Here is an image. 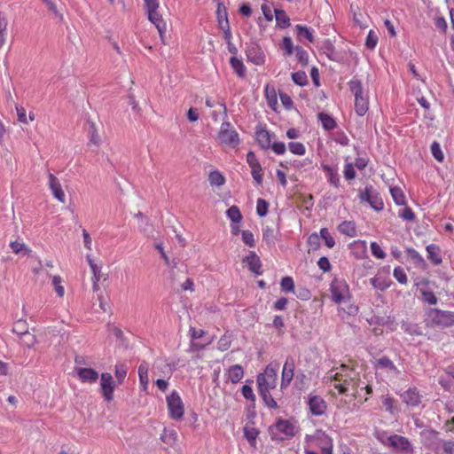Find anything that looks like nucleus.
Segmentation results:
<instances>
[{
	"label": "nucleus",
	"mask_w": 454,
	"mask_h": 454,
	"mask_svg": "<svg viewBox=\"0 0 454 454\" xmlns=\"http://www.w3.org/2000/svg\"><path fill=\"white\" fill-rule=\"evenodd\" d=\"M230 63L235 73L239 77H243L245 75L246 67L240 59H239L236 57H231L230 59Z\"/></svg>",
	"instance_id": "2f4dec72"
},
{
	"label": "nucleus",
	"mask_w": 454,
	"mask_h": 454,
	"mask_svg": "<svg viewBox=\"0 0 454 454\" xmlns=\"http://www.w3.org/2000/svg\"><path fill=\"white\" fill-rule=\"evenodd\" d=\"M370 282L374 288L380 291H385L387 288L389 287V283L383 277L380 276L372 278L370 279Z\"/></svg>",
	"instance_id": "f704fd0d"
},
{
	"label": "nucleus",
	"mask_w": 454,
	"mask_h": 454,
	"mask_svg": "<svg viewBox=\"0 0 454 454\" xmlns=\"http://www.w3.org/2000/svg\"><path fill=\"white\" fill-rule=\"evenodd\" d=\"M292 80L299 86H304L308 83V77L304 71H298L292 74Z\"/></svg>",
	"instance_id": "a19ab883"
},
{
	"label": "nucleus",
	"mask_w": 454,
	"mask_h": 454,
	"mask_svg": "<svg viewBox=\"0 0 454 454\" xmlns=\"http://www.w3.org/2000/svg\"><path fill=\"white\" fill-rule=\"evenodd\" d=\"M355 108L358 115L363 116L368 111V101L366 97L355 98Z\"/></svg>",
	"instance_id": "7c9ffc66"
},
{
	"label": "nucleus",
	"mask_w": 454,
	"mask_h": 454,
	"mask_svg": "<svg viewBox=\"0 0 454 454\" xmlns=\"http://www.w3.org/2000/svg\"><path fill=\"white\" fill-rule=\"evenodd\" d=\"M361 201H366L370 206L376 211H380L384 207V203L380 196L372 185L366 186L364 192H360Z\"/></svg>",
	"instance_id": "9d476101"
},
{
	"label": "nucleus",
	"mask_w": 454,
	"mask_h": 454,
	"mask_svg": "<svg viewBox=\"0 0 454 454\" xmlns=\"http://www.w3.org/2000/svg\"><path fill=\"white\" fill-rule=\"evenodd\" d=\"M296 58L302 66H307L309 63L308 52L301 46H296L294 49Z\"/></svg>",
	"instance_id": "79ce46f5"
},
{
	"label": "nucleus",
	"mask_w": 454,
	"mask_h": 454,
	"mask_svg": "<svg viewBox=\"0 0 454 454\" xmlns=\"http://www.w3.org/2000/svg\"><path fill=\"white\" fill-rule=\"evenodd\" d=\"M208 180L211 185L221 186L224 184L225 178L219 171H212L209 174Z\"/></svg>",
	"instance_id": "ea45409f"
},
{
	"label": "nucleus",
	"mask_w": 454,
	"mask_h": 454,
	"mask_svg": "<svg viewBox=\"0 0 454 454\" xmlns=\"http://www.w3.org/2000/svg\"><path fill=\"white\" fill-rule=\"evenodd\" d=\"M338 230L340 231V232H341L342 234H345L348 237H355L356 235V225L353 222H349V221L342 222L339 225Z\"/></svg>",
	"instance_id": "cd10ccee"
},
{
	"label": "nucleus",
	"mask_w": 454,
	"mask_h": 454,
	"mask_svg": "<svg viewBox=\"0 0 454 454\" xmlns=\"http://www.w3.org/2000/svg\"><path fill=\"white\" fill-rule=\"evenodd\" d=\"M275 18L278 25L281 28H286L290 26V20L283 10H275Z\"/></svg>",
	"instance_id": "c756f323"
},
{
	"label": "nucleus",
	"mask_w": 454,
	"mask_h": 454,
	"mask_svg": "<svg viewBox=\"0 0 454 454\" xmlns=\"http://www.w3.org/2000/svg\"><path fill=\"white\" fill-rule=\"evenodd\" d=\"M270 432L273 440L282 441L286 437L294 436L295 427L289 420L280 419L270 427Z\"/></svg>",
	"instance_id": "423d86ee"
},
{
	"label": "nucleus",
	"mask_w": 454,
	"mask_h": 454,
	"mask_svg": "<svg viewBox=\"0 0 454 454\" xmlns=\"http://www.w3.org/2000/svg\"><path fill=\"white\" fill-rule=\"evenodd\" d=\"M20 339L21 343L27 348H32L36 342L35 336L29 332L20 335Z\"/></svg>",
	"instance_id": "09e8293b"
},
{
	"label": "nucleus",
	"mask_w": 454,
	"mask_h": 454,
	"mask_svg": "<svg viewBox=\"0 0 454 454\" xmlns=\"http://www.w3.org/2000/svg\"><path fill=\"white\" fill-rule=\"evenodd\" d=\"M217 139L221 145L235 148L239 144V137L229 121L222 123Z\"/></svg>",
	"instance_id": "39448f33"
},
{
	"label": "nucleus",
	"mask_w": 454,
	"mask_h": 454,
	"mask_svg": "<svg viewBox=\"0 0 454 454\" xmlns=\"http://www.w3.org/2000/svg\"><path fill=\"white\" fill-rule=\"evenodd\" d=\"M295 30L297 34V37L300 40L307 39L309 43H313L314 41V35H313V30L306 26L302 25H296Z\"/></svg>",
	"instance_id": "bb28decb"
},
{
	"label": "nucleus",
	"mask_w": 454,
	"mask_h": 454,
	"mask_svg": "<svg viewBox=\"0 0 454 454\" xmlns=\"http://www.w3.org/2000/svg\"><path fill=\"white\" fill-rule=\"evenodd\" d=\"M288 148L292 153L296 155H303L306 152L303 144L299 142H290L288 144Z\"/></svg>",
	"instance_id": "3c124183"
},
{
	"label": "nucleus",
	"mask_w": 454,
	"mask_h": 454,
	"mask_svg": "<svg viewBox=\"0 0 454 454\" xmlns=\"http://www.w3.org/2000/svg\"><path fill=\"white\" fill-rule=\"evenodd\" d=\"M12 332L20 336L28 332V325L26 320H18L12 328Z\"/></svg>",
	"instance_id": "c03bdc74"
},
{
	"label": "nucleus",
	"mask_w": 454,
	"mask_h": 454,
	"mask_svg": "<svg viewBox=\"0 0 454 454\" xmlns=\"http://www.w3.org/2000/svg\"><path fill=\"white\" fill-rule=\"evenodd\" d=\"M401 328L407 333L411 335H419L420 334L419 328L417 325H412L409 322H403Z\"/></svg>",
	"instance_id": "052dcab7"
},
{
	"label": "nucleus",
	"mask_w": 454,
	"mask_h": 454,
	"mask_svg": "<svg viewBox=\"0 0 454 454\" xmlns=\"http://www.w3.org/2000/svg\"><path fill=\"white\" fill-rule=\"evenodd\" d=\"M10 247L16 254L26 255L30 252V249L24 243L18 241H12Z\"/></svg>",
	"instance_id": "e433bc0d"
},
{
	"label": "nucleus",
	"mask_w": 454,
	"mask_h": 454,
	"mask_svg": "<svg viewBox=\"0 0 454 454\" xmlns=\"http://www.w3.org/2000/svg\"><path fill=\"white\" fill-rule=\"evenodd\" d=\"M268 202L263 199L257 200L256 213L259 216H265L268 213Z\"/></svg>",
	"instance_id": "5fc2aeb1"
},
{
	"label": "nucleus",
	"mask_w": 454,
	"mask_h": 454,
	"mask_svg": "<svg viewBox=\"0 0 454 454\" xmlns=\"http://www.w3.org/2000/svg\"><path fill=\"white\" fill-rule=\"evenodd\" d=\"M147 13L149 20L156 27L162 42H164L163 34L166 30V25L162 20L161 15L158 12L157 10L148 11Z\"/></svg>",
	"instance_id": "412c9836"
},
{
	"label": "nucleus",
	"mask_w": 454,
	"mask_h": 454,
	"mask_svg": "<svg viewBox=\"0 0 454 454\" xmlns=\"http://www.w3.org/2000/svg\"><path fill=\"white\" fill-rule=\"evenodd\" d=\"M282 48L285 51V54L286 56H290L294 51L295 47H294L293 41L291 37L286 36L283 38Z\"/></svg>",
	"instance_id": "6e6d98bb"
},
{
	"label": "nucleus",
	"mask_w": 454,
	"mask_h": 454,
	"mask_svg": "<svg viewBox=\"0 0 454 454\" xmlns=\"http://www.w3.org/2000/svg\"><path fill=\"white\" fill-rule=\"evenodd\" d=\"M377 365L380 368L388 369L395 373L398 374L399 371L396 366L393 364V362L387 356H382L377 360Z\"/></svg>",
	"instance_id": "4c0bfd02"
},
{
	"label": "nucleus",
	"mask_w": 454,
	"mask_h": 454,
	"mask_svg": "<svg viewBox=\"0 0 454 454\" xmlns=\"http://www.w3.org/2000/svg\"><path fill=\"white\" fill-rule=\"evenodd\" d=\"M393 275H394L395 278L400 284H403V285L407 284V281H408L407 275L403 268H401V267L395 268Z\"/></svg>",
	"instance_id": "864d4df0"
},
{
	"label": "nucleus",
	"mask_w": 454,
	"mask_h": 454,
	"mask_svg": "<svg viewBox=\"0 0 454 454\" xmlns=\"http://www.w3.org/2000/svg\"><path fill=\"white\" fill-rule=\"evenodd\" d=\"M431 153L436 160L440 162L443 160L444 156L442 152L441 146L437 142H434L431 145Z\"/></svg>",
	"instance_id": "bf43d9fd"
},
{
	"label": "nucleus",
	"mask_w": 454,
	"mask_h": 454,
	"mask_svg": "<svg viewBox=\"0 0 454 454\" xmlns=\"http://www.w3.org/2000/svg\"><path fill=\"white\" fill-rule=\"evenodd\" d=\"M278 380V365L269 364L262 373L257 375L258 391H268L274 389Z\"/></svg>",
	"instance_id": "7ed1b4c3"
},
{
	"label": "nucleus",
	"mask_w": 454,
	"mask_h": 454,
	"mask_svg": "<svg viewBox=\"0 0 454 454\" xmlns=\"http://www.w3.org/2000/svg\"><path fill=\"white\" fill-rule=\"evenodd\" d=\"M406 253L408 256L414 262V263L418 266L425 267L426 266V261L424 258L419 254L418 251H416L414 248H407Z\"/></svg>",
	"instance_id": "c9c22d12"
},
{
	"label": "nucleus",
	"mask_w": 454,
	"mask_h": 454,
	"mask_svg": "<svg viewBox=\"0 0 454 454\" xmlns=\"http://www.w3.org/2000/svg\"><path fill=\"white\" fill-rule=\"evenodd\" d=\"M247 161L251 168V175L257 184H262V176L261 174L262 172V167L259 163L255 154L253 152H248L247 154Z\"/></svg>",
	"instance_id": "2eb2a0df"
},
{
	"label": "nucleus",
	"mask_w": 454,
	"mask_h": 454,
	"mask_svg": "<svg viewBox=\"0 0 454 454\" xmlns=\"http://www.w3.org/2000/svg\"><path fill=\"white\" fill-rule=\"evenodd\" d=\"M244 262H247L248 269L255 273L256 275H261V260L259 256L254 251H250L249 254L244 259Z\"/></svg>",
	"instance_id": "4be33fe9"
},
{
	"label": "nucleus",
	"mask_w": 454,
	"mask_h": 454,
	"mask_svg": "<svg viewBox=\"0 0 454 454\" xmlns=\"http://www.w3.org/2000/svg\"><path fill=\"white\" fill-rule=\"evenodd\" d=\"M371 252L378 259H384L386 257L385 252L377 242L371 243Z\"/></svg>",
	"instance_id": "13d9d810"
},
{
	"label": "nucleus",
	"mask_w": 454,
	"mask_h": 454,
	"mask_svg": "<svg viewBox=\"0 0 454 454\" xmlns=\"http://www.w3.org/2000/svg\"><path fill=\"white\" fill-rule=\"evenodd\" d=\"M428 280L423 279L419 283H418L417 286H419V291L420 293L422 301L430 305H434L437 303L438 299L432 291L426 288Z\"/></svg>",
	"instance_id": "aec40b11"
},
{
	"label": "nucleus",
	"mask_w": 454,
	"mask_h": 454,
	"mask_svg": "<svg viewBox=\"0 0 454 454\" xmlns=\"http://www.w3.org/2000/svg\"><path fill=\"white\" fill-rule=\"evenodd\" d=\"M244 434H245V436L247 439L248 442L250 443V445L254 447L255 440H256V437L258 434L257 430H255L254 428L248 429L246 427L244 429Z\"/></svg>",
	"instance_id": "680f3d73"
},
{
	"label": "nucleus",
	"mask_w": 454,
	"mask_h": 454,
	"mask_svg": "<svg viewBox=\"0 0 454 454\" xmlns=\"http://www.w3.org/2000/svg\"><path fill=\"white\" fill-rule=\"evenodd\" d=\"M441 451L442 454H454V442L443 440L441 444Z\"/></svg>",
	"instance_id": "774afa93"
},
{
	"label": "nucleus",
	"mask_w": 454,
	"mask_h": 454,
	"mask_svg": "<svg viewBox=\"0 0 454 454\" xmlns=\"http://www.w3.org/2000/svg\"><path fill=\"white\" fill-rule=\"evenodd\" d=\"M262 239L269 246H272L275 244L276 237L274 231L270 227H266L262 230Z\"/></svg>",
	"instance_id": "de8ad7c7"
},
{
	"label": "nucleus",
	"mask_w": 454,
	"mask_h": 454,
	"mask_svg": "<svg viewBox=\"0 0 454 454\" xmlns=\"http://www.w3.org/2000/svg\"><path fill=\"white\" fill-rule=\"evenodd\" d=\"M61 282H62V279L59 276H54L52 278V285L55 288V291L57 293V294L59 296V297H62L65 294V290H64V287L62 286L61 285Z\"/></svg>",
	"instance_id": "0e129e2a"
},
{
	"label": "nucleus",
	"mask_w": 454,
	"mask_h": 454,
	"mask_svg": "<svg viewBox=\"0 0 454 454\" xmlns=\"http://www.w3.org/2000/svg\"><path fill=\"white\" fill-rule=\"evenodd\" d=\"M258 392L267 407L270 409H277L278 407L277 402L270 395V390Z\"/></svg>",
	"instance_id": "58836bf2"
},
{
	"label": "nucleus",
	"mask_w": 454,
	"mask_h": 454,
	"mask_svg": "<svg viewBox=\"0 0 454 454\" xmlns=\"http://www.w3.org/2000/svg\"><path fill=\"white\" fill-rule=\"evenodd\" d=\"M227 379L233 384H237L244 376L243 367L239 364L230 366L226 371Z\"/></svg>",
	"instance_id": "5701e85b"
},
{
	"label": "nucleus",
	"mask_w": 454,
	"mask_h": 454,
	"mask_svg": "<svg viewBox=\"0 0 454 454\" xmlns=\"http://www.w3.org/2000/svg\"><path fill=\"white\" fill-rule=\"evenodd\" d=\"M318 119L320 120L324 129L326 130H332L336 127L334 119L327 114L319 113Z\"/></svg>",
	"instance_id": "c85d7f7f"
},
{
	"label": "nucleus",
	"mask_w": 454,
	"mask_h": 454,
	"mask_svg": "<svg viewBox=\"0 0 454 454\" xmlns=\"http://www.w3.org/2000/svg\"><path fill=\"white\" fill-rule=\"evenodd\" d=\"M427 319L432 326L449 327L454 325V312L439 309H429Z\"/></svg>",
	"instance_id": "20e7f679"
},
{
	"label": "nucleus",
	"mask_w": 454,
	"mask_h": 454,
	"mask_svg": "<svg viewBox=\"0 0 454 454\" xmlns=\"http://www.w3.org/2000/svg\"><path fill=\"white\" fill-rule=\"evenodd\" d=\"M295 368L294 360L293 357H287L283 366L281 376V387H286L294 378V371Z\"/></svg>",
	"instance_id": "dca6fc26"
},
{
	"label": "nucleus",
	"mask_w": 454,
	"mask_h": 454,
	"mask_svg": "<svg viewBox=\"0 0 454 454\" xmlns=\"http://www.w3.org/2000/svg\"><path fill=\"white\" fill-rule=\"evenodd\" d=\"M74 372L82 382L95 383L98 380V373L92 368L75 367Z\"/></svg>",
	"instance_id": "6ab92c4d"
},
{
	"label": "nucleus",
	"mask_w": 454,
	"mask_h": 454,
	"mask_svg": "<svg viewBox=\"0 0 454 454\" xmlns=\"http://www.w3.org/2000/svg\"><path fill=\"white\" fill-rule=\"evenodd\" d=\"M281 290L283 292H291L294 290V284L291 277H284L280 282Z\"/></svg>",
	"instance_id": "4d7b16f0"
},
{
	"label": "nucleus",
	"mask_w": 454,
	"mask_h": 454,
	"mask_svg": "<svg viewBox=\"0 0 454 454\" xmlns=\"http://www.w3.org/2000/svg\"><path fill=\"white\" fill-rule=\"evenodd\" d=\"M427 258L430 260L434 265H439L442 263V257L440 255V248L438 246L434 244H430L427 247Z\"/></svg>",
	"instance_id": "393cba45"
},
{
	"label": "nucleus",
	"mask_w": 454,
	"mask_h": 454,
	"mask_svg": "<svg viewBox=\"0 0 454 454\" xmlns=\"http://www.w3.org/2000/svg\"><path fill=\"white\" fill-rule=\"evenodd\" d=\"M378 35L373 30H370L365 40L367 49L373 50L378 43Z\"/></svg>",
	"instance_id": "49530a36"
},
{
	"label": "nucleus",
	"mask_w": 454,
	"mask_h": 454,
	"mask_svg": "<svg viewBox=\"0 0 454 454\" xmlns=\"http://www.w3.org/2000/svg\"><path fill=\"white\" fill-rule=\"evenodd\" d=\"M246 53L248 61L254 63V65L260 66L262 65L265 61V55L259 45L256 43L249 44L247 48Z\"/></svg>",
	"instance_id": "4468645a"
},
{
	"label": "nucleus",
	"mask_w": 454,
	"mask_h": 454,
	"mask_svg": "<svg viewBox=\"0 0 454 454\" xmlns=\"http://www.w3.org/2000/svg\"><path fill=\"white\" fill-rule=\"evenodd\" d=\"M325 382H334L333 387L340 394H347L349 390L356 391L359 387V375L346 364L328 371L324 377Z\"/></svg>",
	"instance_id": "f257e3e1"
},
{
	"label": "nucleus",
	"mask_w": 454,
	"mask_h": 454,
	"mask_svg": "<svg viewBox=\"0 0 454 454\" xmlns=\"http://www.w3.org/2000/svg\"><path fill=\"white\" fill-rule=\"evenodd\" d=\"M401 398L408 406L416 407L421 403V395L416 387H411L401 394Z\"/></svg>",
	"instance_id": "f3484780"
},
{
	"label": "nucleus",
	"mask_w": 454,
	"mask_h": 454,
	"mask_svg": "<svg viewBox=\"0 0 454 454\" xmlns=\"http://www.w3.org/2000/svg\"><path fill=\"white\" fill-rule=\"evenodd\" d=\"M167 404L169 416L173 419H180L183 418L184 412V403L177 392L173 391L167 396Z\"/></svg>",
	"instance_id": "1a4fd4ad"
},
{
	"label": "nucleus",
	"mask_w": 454,
	"mask_h": 454,
	"mask_svg": "<svg viewBox=\"0 0 454 454\" xmlns=\"http://www.w3.org/2000/svg\"><path fill=\"white\" fill-rule=\"evenodd\" d=\"M439 383L445 390L454 392V380L450 375H442Z\"/></svg>",
	"instance_id": "a18cd8bd"
},
{
	"label": "nucleus",
	"mask_w": 454,
	"mask_h": 454,
	"mask_svg": "<svg viewBox=\"0 0 454 454\" xmlns=\"http://www.w3.org/2000/svg\"><path fill=\"white\" fill-rule=\"evenodd\" d=\"M227 216L233 223H239L242 219L241 213L237 206H231L226 212Z\"/></svg>",
	"instance_id": "37998d69"
},
{
	"label": "nucleus",
	"mask_w": 454,
	"mask_h": 454,
	"mask_svg": "<svg viewBox=\"0 0 454 454\" xmlns=\"http://www.w3.org/2000/svg\"><path fill=\"white\" fill-rule=\"evenodd\" d=\"M421 442L423 445L433 450L435 454H441V444L442 439L439 437V433L432 429H425L420 433Z\"/></svg>",
	"instance_id": "6e6552de"
},
{
	"label": "nucleus",
	"mask_w": 454,
	"mask_h": 454,
	"mask_svg": "<svg viewBox=\"0 0 454 454\" xmlns=\"http://www.w3.org/2000/svg\"><path fill=\"white\" fill-rule=\"evenodd\" d=\"M115 377L119 384H122L126 375H127V367L125 364H116L115 365Z\"/></svg>",
	"instance_id": "8fccbe9b"
},
{
	"label": "nucleus",
	"mask_w": 454,
	"mask_h": 454,
	"mask_svg": "<svg viewBox=\"0 0 454 454\" xmlns=\"http://www.w3.org/2000/svg\"><path fill=\"white\" fill-rule=\"evenodd\" d=\"M115 384L113 376L108 372H104L100 376V390L104 399L111 402L114 398V390Z\"/></svg>",
	"instance_id": "f8f14e48"
},
{
	"label": "nucleus",
	"mask_w": 454,
	"mask_h": 454,
	"mask_svg": "<svg viewBox=\"0 0 454 454\" xmlns=\"http://www.w3.org/2000/svg\"><path fill=\"white\" fill-rule=\"evenodd\" d=\"M349 89L355 96V98H359L364 97L363 94V87L362 83L357 79H352L349 82Z\"/></svg>",
	"instance_id": "72a5a7b5"
},
{
	"label": "nucleus",
	"mask_w": 454,
	"mask_h": 454,
	"mask_svg": "<svg viewBox=\"0 0 454 454\" xmlns=\"http://www.w3.org/2000/svg\"><path fill=\"white\" fill-rule=\"evenodd\" d=\"M49 177V187L54 196L59 201L64 203L66 201V195L64 191L62 190L61 184L59 179L52 175L51 173H48Z\"/></svg>",
	"instance_id": "a211bd4d"
},
{
	"label": "nucleus",
	"mask_w": 454,
	"mask_h": 454,
	"mask_svg": "<svg viewBox=\"0 0 454 454\" xmlns=\"http://www.w3.org/2000/svg\"><path fill=\"white\" fill-rule=\"evenodd\" d=\"M148 370V364L146 362H142L138 367V376L139 382L143 390H146L147 385L149 383Z\"/></svg>",
	"instance_id": "a878e982"
},
{
	"label": "nucleus",
	"mask_w": 454,
	"mask_h": 454,
	"mask_svg": "<svg viewBox=\"0 0 454 454\" xmlns=\"http://www.w3.org/2000/svg\"><path fill=\"white\" fill-rule=\"evenodd\" d=\"M271 137L272 135L266 129H260L256 131L257 142L262 149L270 148Z\"/></svg>",
	"instance_id": "b1692460"
},
{
	"label": "nucleus",
	"mask_w": 454,
	"mask_h": 454,
	"mask_svg": "<svg viewBox=\"0 0 454 454\" xmlns=\"http://www.w3.org/2000/svg\"><path fill=\"white\" fill-rule=\"evenodd\" d=\"M320 236L325 240V245L329 248H332L335 246V240L326 228H322L320 230Z\"/></svg>",
	"instance_id": "603ef678"
},
{
	"label": "nucleus",
	"mask_w": 454,
	"mask_h": 454,
	"mask_svg": "<svg viewBox=\"0 0 454 454\" xmlns=\"http://www.w3.org/2000/svg\"><path fill=\"white\" fill-rule=\"evenodd\" d=\"M307 403L309 411L315 416L323 415L327 408L325 401L319 395H309Z\"/></svg>",
	"instance_id": "ddd939ff"
},
{
	"label": "nucleus",
	"mask_w": 454,
	"mask_h": 454,
	"mask_svg": "<svg viewBox=\"0 0 454 454\" xmlns=\"http://www.w3.org/2000/svg\"><path fill=\"white\" fill-rule=\"evenodd\" d=\"M390 193L395 204L399 206L405 205V196L401 188L392 187L390 188Z\"/></svg>",
	"instance_id": "473e14b6"
},
{
	"label": "nucleus",
	"mask_w": 454,
	"mask_h": 454,
	"mask_svg": "<svg viewBox=\"0 0 454 454\" xmlns=\"http://www.w3.org/2000/svg\"><path fill=\"white\" fill-rule=\"evenodd\" d=\"M48 9L59 20H63V15L58 11L56 2L54 0H43Z\"/></svg>",
	"instance_id": "69168bd1"
},
{
	"label": "nucleus",
	"mask_w": 454,
	"mask_h": 454,
	"mask_svg": "<svg viewBox=\"0 0 454 454\" xmlns=\"http://www.w3.org/2000/svg\"><path fill=\"white\" fill-rule=\"evenodd\" d=\"M375 436L381 444L389 448L395 454H414L415 452L413 444L403 435L380 431Z\"/></svg>",
	"instance_id": "f03ea898"
},
{
	"label": "nucleus",
	"mask_w": 454,
	"mask_h": 454,
	"mask_svg": "<svg viewBox=\"0 0 454 454\" xmlns=\"http://www.w3.org/2000/svg\"><path fill=\"white\" fill-rule=\"evenodd\" d=\"M89 134H90V142L94 145H99L100 137L98 134V131H97V129H96V126L94 123L90 124Z\"/></svg>",
	"instance_id": "e2e57ef3"
},
{
	"label": "nucleus",
	"mask_w": 454,
	"mask_h": 454,
	"mask_svg": "<svg viewBox=\"0 0 454 454\" xmlns=\"http://www.w3.org/2000/svg\"><path fill=\"white\" fill-rule=\"evenodd\" d=\"M309 441L321 450L322 454H332L333 442L322 430H317L313 435L309 437Z\"/></svg>",
	"instance_id": "9b49d317"
},
{
	"label": "nucleus",
	"mask_w": 454,
	"mask_h": 454,
	"mask_svg": "<svg viewBox=\"0 0 454 454\" xmlns=\"http://www.w3.org/2000/svg\"><path fill=\"white\" fill-rule=\"evenodd\" d=\"M333 301L340 304L346 301L349 297V287L345 280L334 278L330 286Z\"/></svg>",
	"instance_id": "0eeeda50"
},
{
	"label": "nucleus",
	"mask_w": 454,
	"mask_h": 454,
	"mask_svg": "<svg viewBox=\"0 0 454 454\" xmlns=\"http://www.w3.org/2000/svg\"><path fill=\"white\" fill-rule=\"evenodd\" d=\"M344 177L347 180H353L356 177V171L352 163L348 162L344 166Z\"/></svg>",
	"instance_id": "338daca9"
}]
</instances>
